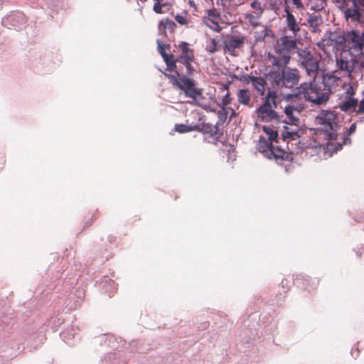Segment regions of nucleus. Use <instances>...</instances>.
Masks as SVG:
<instances>
[{
  "label": "nucleus",
  "instance_id": "43",
  "mask_svg": "<svg viewBox=\"0 0 364 364\" xmlns=\"http://www.w3.org/2000/svg\"><path fill=\"white\" fill-rule=\"evenodd\" d=\"M251 6L254 9H257V7H259V3L258 1H254L251 4Z\"/></svg>",
  "mask_w": 364,
  "mask_h": 364
},
{
  "label": "nucleus",
  "instance_id": "31",
  "mask_svg": "<svg viewBox=\"0 0 364 364\" xmlns=\"http://www.w3.org/2000/svg\"><path fill=\"white\" fill-rule=\"evenodd\" d=\"M157 45H158V51L161 55L164 60L169 58V56L172 55V54H167L166 53V48H167V49L170 48L169 45H165L159 40L157 41Z\"/></svg>",
  "mask_w": 364,
  "mask_h": 364
},
{
  "label": "nucleus",
  "instance_id": "10",
  "mask_svg": "<svg viewBox=\"0 0 364 364\" xmlns=\"http://www.w3.org/2000/svg\"><path fill=\"white\" fill-rule=\"evenodd\" d=\"M355 0H341V8L345 14V18L353 21H359L361 17L360 9Z\"/></svg>",
  "mask_w": 364,
  "mask_h": 364
},
{
  "label": "nucleus",
  "instance_id": "6",
  "mask_svg": "<svg viewBox=\"0 0 364 364\" xmlns=\"http://www.w3.org/2000/svg\"><path fill=\"white\" fill-rule=\"evenodd\" d=\"M299 60L306 70L307 75L315 80L318 70V60L307 49H298Z\"/></svg>",
  "mask_w": 364,
  "mask_h": 364
},
{
  "label": "nucleus",
  "instance_id": "11",
  "mask_svg": "<svg viewBox=\"0 0 364 364\" xmlns=\"http://www.w3.org/2000/svg\"><path fill=\"white\" fill-rule=\"evenodd\" d=\"M246 38L245 36H229L223 41V50L232 56L236 55V49L241 48Z\"/></svg>",
  "mask_w": 364,
  "mask_h": 364
},
{
  "label": "nucleus",
  "instance_id": "30",
  "mask_svg": "<svg viewBox=\"0 0 364 364\" xmlns=\"http://www.w3.org/2000/svg\"><path fill=\"white\" fill-rule=\"evenodd\" d=\"M263 131L268 136V141L271 142L277 141L278 136V133L277 131H274L273 129L267 126L263 127Z\"/></svg>",
  "mask_w": 364,
  "mask_h": 364
},
{
  "label": "nucleus",
  "instance_id": "13",
  "mask_svg": "<svg viewBox=\"0 0 364 364\" xmlns=\"http://www.w3.org/2000/svg\"><path fill=\"white\" fill-rule=\"evenodd\" d=\"M304 109L302 105H288L284 107V113L287 115L286 122L291 125H296L299 122V115L301 109Z\"/></svg>",
  "mask_w": 364,
  "mask_h": 364
},
{
  "label": "nucleus",
  "instance_id": "12",
  "mask_svg": "<svg viewBox=\"0 0 364 364\" xmlns=\"http://www.w3.org/2000/svg\"><path fill=\"white\" fill-rule=\"evenodd\" d=\"M285 14L283 15L285 18V26L286 28L291 31L294 36H296L297 33L301 30L299 21L296 20L292 11H290L288 6L284 9Z\"/></svg>",
  "mask_w": 364,
  "mask_h": 364
},
{
  "label": "nucleus",
  "instance_id": "4",
  "mask_svg": "<svg viewBox=\"0 0 364 364\" xmlns=\"http://www.w3.org/2000/svg\"><path fill=\"white\" fill-rule=\"evenodd\" d=\"M317 120L323 126L330 140H338V138L342 140V143L337 142L339 149H341L343 144L350 142V139L344 134L337 133L338 124L336 122L337 116L333 112L323 110L318 116Z\"/></svg>",
  "mask_w": 364,
  "mask_h": 364
},
{
  "label": "nucleus",
  "instance_id": "9",
  "mask_svg": "<svg viewBox=\"0 0 364 364\" xmlns=\"http://www.w3.org/2000/svg\"><path fill=\"white\" fill-rule=\"evenodd\" d=\"M220 13L216 9L205 10L203 16V22L210 29L218 33L220 32L222 30L220 26Z\"/></svg>",
  "mask_w": 364,
  "mask_h": 364
},
{
  "label": "nucleus",
  "instance_id": "22",
  "mask_svg": "<svg viewBox=\"0 0 364 364\" xmlns=\"http://www.w3.org/2000/svg\"><path fill=\"white\" fill-rule=\"evenodd\" d=\"M353 46L362 49L364 46V33H360L356 31H352L348 33Z\"/></svg>",
  "mask_w": 364,
  "mask_h": 364
},
{
  "label": "nucleus",
  "instance_id": "39",
  "mask_svg": "<svg viewBox=\"0 0 364 364\" xmlns=\"http://www.w3.org/2000/svg\"><path fill=\"white\" fill-rule=\"evenodd\" d=\"M293 4L296 6L298 9L303 8V4L301 1V0H292Z\"/></svg>",
  "mask_w": 364,
  "mask_h": 364
},
{
  "label": "nucleus",
  "instance_id": "15",
  "mask_svg": "<svg viewBox=\"0 0 364 364\" xmlns=\"http://www.w3.org/2000/svg\"><path fill=\"white\" fill-rule=\"evenodd\" d=\"M196 131L201 132L203 134H208L212 137L219 138L220 136L223 135V133L220 132L218 124L213 125L210 123H203L199 124V129Z\"/></svg>",
  "mask_w": 364,
  "mask_h": 364
},
{
  "label": "nucleus",
  "instance_id": "25",
  "mask_svg": "<svg viewBox=\"0 0 364 364\" xmlns=\"http://www.w3.org/2000/svg\"><path fill=\"white\" fill-rule=\"evenodd\" d=\"M220 48L219 40L218 38H208L206 41L205 50L209 54H213L218 51Z\"/></svg>",
  "mask_w": 364,
  "mask_h": 364
},
{
  "label": "nucleus",
  "instance_id": "8",
  "mask_svg": "<svg viewBox=\"0 0 364 364\" xmlns=\"http://www.w3.org/2000/svg\"><path fill=\"white\" fill-rule=\"evenodd\" d=\"M196 82L194 80L189 79L185 75L181 77V82L178 88L183 90L185 95L194 100L202 95V90L196 87Z\"/></svg>",
  "mask_w": 364,
  "mask_h": 364
},
{
  "label": "nucleus",
  "instance_id": "18",
  "mask_svg": "<svg viewBox=\"0 0 364 364\" xmlns=\"http://www.w3.org/2000/svg\"><path fill=\"white\" fill-rule=\"evenodd\" d=\"M176 59L178 65L182 66V70H183V67L185 68L186 71H183V73L188 75L193 74L194 69L191 64L195 60V59H188L183 56H177L176 57Z\"/></svg>",
  "mask_w": 364,
  "mask_h": 364
},
{
  "label": "nucleus",
  "instance_id": "37",
  "mask_svg": "<svg viewBox=\"0 0 364 364\" xmlns=\"http://www.w3.org/2000/svg\"><path fill=\"white\" fill-rule=\"evenodd\" d=\"M358 109L357 110V113L358 114H363V113H364V99H363L359 102V104L358 103Z\"/></svg>",
  "mask_w": 364,
  "mask_h": 364
},
{
  "label": "nucleus",
  "instance_id": "45",
  "mask_svg": "<svg viewBox=\"0 0 364 364\" xmlns=\"http://www.w3.org/2000/svg\"><path fill=\"white\" fill-rule=\"evenodd\" d=\"M360 66L364 68V60L361 61Z\"/></svg>",
  "mask_w": 364,
  "mask_h": 364
},
{
  "label": "nucleus",
  "instance_id": "33",
  "mask_svg": "<svg viewBox=\"0 0 364 364\" xmlns=\"http://www.w3.org/2000/svg\"><path fill=\"white\" fill-rule=\"evenodd\" d=\"M160 25L164 26V29H170L172 31H173L176 26V23L169 18H166L165 20L161 21Z\"/></svg>",
  "mask_w": 364,
  "mask_h": 364
},
{
  "label": "nucleus",
  "instance_id": "26",
  "mask_svg": "<svg viewBox=\"0 0 364 364\" xmlns=\"http://www.w3.org/2000/svg\"><path fill=\"white\" fill-rule=\"evenodd\" d=\"M258 149L259 151L262 153L265 152H271V149H272L274 145L272 144V142L268 141L264 137H260L258 144Z\"/></svg>",
  "mask_w": 364,
  "mask_h": 364
},
{
  "label": "nucleus",
  "instance_id": "40",
  "mask_svg": "<svg viewBox=\"0 0 364 364\" xmlns=\"http://www.w3.org/2000/svg\"><path fill=\"white\" fill-rule=\"evenodd\" d=\"M294 127H284V128L285 129H289V132H299V128L297 127V124L296 125H293Z\"/></svg>",
  "mask_w": 364,
  "mask_h": 364
},
{
  "label": "nucleus",
  "instance_id": "3",
  "mask_svg": "<svg viewBox=\"0 0 364 364\" xmlns=\"http://www.w3.org/2000/svg\"><path fill=\"white\" fill-rule=\"evenodd\" d=\"M296 48V40L291 36H284L277 41L274 54L268 53V61L272 65H288L291 53Z\"/></svg>",
  "mask_w": 364,
  "mask_h": 364
},
{
  "label": "nucleus",
  "instance_id": "38",
  "mask_svg": "<svg viewBox=\"0 0 364 364\" xmlns=\"http://www.w3.org/2000/svg\"><path fill=\"white\" fill-rule=\"evenodd\" d=\"M287 100L291 102H296V101L299 100V96L297 95H288L287 96Z\"/></svg>",
  "mask_w": 364,
  "mask_h": 364
},
{
  "label": "nucleus",
  "instance_id": "17",
  "mask_svg": "<svg viewBox=\"0 0 364 364\" xmlns=\"http://www.w3.org/2000/svg\"><path fill=\"white\" fill-rule=\"evenodd\" d=\"M336 67L338 70L344 72L346 74L350 75L353 70V65L350 61L344 59L341 55L336 57Z\"/></svg>",
  "mask_w": 364,
  "mask_h": 364
},
{
  "label": "nucleus",
  "instance_id": "42",
  "mask_svg": "<svg viewBox=\"0 0 364 364\" xmlns=\"http://www.w3.org/2000/svg\"><path fill=\"white\" fill-rule=\"evenodd\" d=\"M355 4H358L359 8L360 6L364 7V0H355Z\"/></svg>",
  "mask_w": 364,
  "mask_h": 364
},
{
  "label": "nucleus",
  "instance_id": "28",
  "mask_svg": "<svg viewBox=\"0 0 364 364\" xmlns=\"http://www.w3.org/2000/svg\"><path fill=\"white\" fill-rule=\"evenodd\" d=\"M220 109L218 112V117L219 119V122L221 124H223L229 114V109L232 111V114H235V111L232 108L228 107H218Z\"/></svg>",
  "mask_w": 364,
  "mask_h": 364
},
{
  "label": "nucleus",
  "instance_id": "27",
  "mask_svg": "<svg viewBox=\"0 0 364 364\" xmlns=\"http://www.w3.org/2000/svg\"><path fill=\"white\" fill-rule=\"evenodd\" d=\"M317 46L320 49L323 50L326 53L329 52V48H332V50L333 51V44L332 42L331 33L329 34L328 38H323L321 41H319L317 43Z\"/></svg>",
  "mask_w": 364,
  "mask_h": 364
},
{
  "label": "nucleus",
  "instance_id": "21",
  "mask_svg": "<svg viewBox=\"0 0 364 364\" xmlns=\"http://www.w3.org/2000/svg\"><path fill=\"white\" fill-rule=\"evenodd\" d=\"M164 61L167 65L168 70L176 72L177 76H179V73H183L182 66L178 65L176 57L173 55H171L169 58L164 59Z\"/></svg>",
  "mask_w": 364,
  "mask_h": 364
},
{
  "label": "nucleus",
  "instance_id": "35",
  "mask_svg": "<svg viewBox=\"0 0 364 364\" xmlns=\"http://www.w3.org/2000/svg\"><path fill=\"white\" fill-rule=\"evenodd\" d=\"M175 20L176 21V22L181 25V26H188V19L187 18L186 16H183V15H180V14H177L176 16H175Z\"/></svg>",
  "mask_w": 364,
  "mask_h": 364
},
{
  "label": "nucleus",
  "instance_id": "24",
  "mask_svg": "<svg viewBox=\"0 0 364 364\" xmlns=\"http://www.w3.org/2000/svg\"><path fill=\"white\" fill-rule=\"evenodd\" d=\"M220 90L221 92H225V94L222 97L221 102L218 104V107H227L231 103L232 100L230 97L229 86L228 85H223L220 87Z\"/></svg>",
  "mask_w": 364,
  "mask_h": 364
},
{
  "label": "nucleus",
  "instance_id": "23",
  "mask_svg": "<svg viewBox=\"0 0 364 364\" xmlns=\"http://www.w3.org/2000/svg\"><path fill=\"white\" fill-rule=\"evenodd\" d=\"M237 97L240 104L250 106L251 94L247 89H240L237 92Z\"/></svg>",
  "mask_w": 364,
  "mask_h": 364
},
{
  "label": "nucleus",
  "instance_id": "41",
  "mask_svg": "<svg viewBox=\"0 0 364 364\" xmlns=\"http://www.w3.org/2000/svg\"><path fill=\"white\" fill-rule=\"evenodd\" d=\"M356 129V125L355 124H351V126L349 128V134L353 133Z\"/></svg>",
  "mask_w": 364,
  "mask_h": 364
},
{
  "label": "nucleus",
  "instance_id": "44",
  "mask_svg": "<svg viewBox=\"0 0 364 364\" xmlns=\"http://www.w3.org/2000/svg\"><path fill=\"white\" fill-rule=\"evenodd\" d=\"M189 4L191 6L196 8V4L195 3L193 2V1H189Z\"/></svg>",
  "mask_w": 364,
  "mask_h": 364
},
{
  "label": "nucleus",
  "instance_id": "7",
  "mask_svg": "<svg viewBox=\"0 0 364 364\" xmlns=\"http://www.w3.org/2000/svg\"><path fill=\"white\" fill-rule=\"evenodd\" d=\"M355 94V89L348 85L345 92L339 97L338 108L345 112H354L358 106V100L354 98Z\"/></svg>",
  "mask_w": 364,
  "mask_h": 364
},
{
  "label": "nucleus",
  "instance_id": "2",
  "mask_svg": "<svg viewBox=\"0 0 364 364\" xmlns=\"http://www.w3.org/2000/svg\"><path fill=\"white\" fill-rule=\"evenodd\" d=\"M287 65L279 63L269 65L267 77L277 88L291 87L299 82L298 70L289 68Z\"/></svg>",
  "mask_w": 364,
  "mask_h": 364
},
{
  "label": "nucleus",
  "instance_id": "14",
  "mask_svg": "<svg viewBox=\"0 0 364 364\" xmlns=\"http://www.w3.org/2000/svg\"><path fill=\"white\" fill-rule=\"evenodd\" d=\"M245 81L251 83L253 87L257 90L258 95L263 96L265 93L267 82L266 80L261 77H255L249 75Z\"/></svg>",
  "mask_w": 364,
  "mask_h": 364
},
{
  "label": "nucleus",
  "instance_id": "1",
  "mask_svg": "<svg viewBox=\"0 0 364 364\" xmlns=\"http://www.w3.org/2000/svg\"><path fill=\"white\" fill-rule=\"evenodd\" d=\"M339 80L338 77L334 75L326 74L323 75V81L316 82L314 81L309 84L304 83L300 86V93L309 102L322 105L326 103L331 93L330 85L335 83Z\"/></svg>",
  "mask_w": 364,
  "mask_h": 364
},
{
  "label": "nucleus",
  "instance_id": "5",
  "mask_svg": "<svg viewBox=\"0 0 364 364\" xmlns=\"http://www.w3.org/2000/svg\"><path fill=\"white\" fill-rule=\"evenodd\" d=\"M277 95L276 91L269 90L264 98L262 105L257 109V114L263 122H270L273 119H278L279 116L274 108L277 107Z\"/></svg>",
  "mask_w": 364,
  "mask_h": 364
},
{
  "label": "nucleus",
  "instance_id": "20",
  "mask_svg": "<svg viewBox=\"0 0 364 364\" xmlns=\"http://www.w3.org/2000/svg\"><path fill=\"white\" fill-rule=\"evenodd\" d=\"M178 48L181 52L178 56H183L188 59H195L194 50L191 48L189 43L186 42H180Z\"/></svg>",
  "mask_w": 364,
  "mask_h": 364
},
{
  "label": "nucleus",
  "instance_id": "19",
  "mask_svg": "<svg viewBox=\"0 0 364 364\" xmlns=\"http://www.w3.org/2000/svg\"><path fill=\"white\" fill-rule=\"evenodd\" d=\"M331 36L333 44V52H337L345 48L346 39L344 35L337 33H331Z\"/></svg>",
  "mask_w": 364,
  "mask_h": 364
},
{
  "label": "nucleus",
  "instance_id": "32",
  "mask_svg": "<svg viewBox=\"0 0 364 364\" xmlns=\"http://www.w3.org/2000/svg\"><path fill=\"white\" fill-rule=\"evenodd\" d=\"M282 136L284 141L287 139L296 140L299 137L297 132H289V129H284L282 132Z\"/></svg>",
  "mask_w": 364,
  "mask_h": 364
},
{
  "label": "nucleus",
  "instance_id": "36",
  "mask_svg": "<svg viewBox=\"0 0 364 364\" xmlns=\"http://www.w3.org/2000/svg\"><path fill=\"white\" fill-rule=\"evenodd\" d=\"M97 217V213H92L91 215L88 214V219L85 223V228L90 226Z\"/></svg>",
  "mask_w": 364,
  "mask_h": 364
},
{
  "label": "nucleus",
  "instance_id": "16",
  "mask_svg": "<svg viewBox=\"0 0 364 364\" xmlns=\"http://www.w3.org/2000/svg\"><path fill=\"white\" fill-rule=\"evenodd\" d=\"M270 154L277 160L282 159L291 161L294 159V154L292 152L285 151L284 149H282L278 146H274L272 149H271Z\"/></svg>",
  "mask_w": 364,
  "mask_h": 364
},
{
  "label": "nucleus",
  "instance_id": "29",
  "mask_svg": "<svg viewBox=\"0 0 364 364\" xmlns=\"http://www.w3.org/2000/svg\"><path fill=\"white\" fill-rule=\"evenodd\" d=\"M199 129V124L189 126L183 124H176L174 127L176 132L178 133H186L192 131H196Z\"/></svg>",
  "mask_w": 364,
  "mask_h": 364
},
{
  "label": "nucleus",
  "instance_id": "34",
  "mask_svg": "<svg viewBox=\"0 0 364 364\" xmlns=\"http://www.w3.org/2000/svg\"><path fill=\"white\" fill-rule=\"evenodd\" d=\"M182 74L183 73H179V76H175L173 75H166V76L169 78L172 85L178 87L181 82V77L183 75Z\"/></svg>",
  "mask_w": 364,
  "mask_h": 364
}]
</instances>
